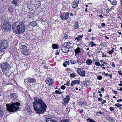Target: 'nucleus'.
<instances>
[{
	"label": "nucleus",
	"mask_w": 122,
	"mask_h": 122,
	"mask_svg": "<svg viewBox=\"0 0 122 122\" xmlns=\"http://www.w3.org/2000/svg\"><path fill=\"white\" fill-rule=\"evenodd\" d=\"M33 102L34 108L36 113L43 114L46 111L47 106L42 99L41 98L34 99Z\"/></svg>",
	"instance_id": "f257e3e1"
},
{
	"label": "nucleus",
	"mask_w": 122,
	"mask_h": 122,
	"mask_svg": "<svg viewBox=\"0 0 122 122\" xmlns=\"http://www.w3.org/2000/svg\"><path fill=\"white\" fill-rule=\"evenodd\" d=\"M12 26L13 31L16 33L20 34L25 31L24 24L22 22H14Z\"/></svg>",
	"instance_id": "f03ea898"
},
{
	"label": "nucleus",
	"mask_w": 122,
	"mask_h": 122,
	"mask_svg": "<svg viewBox=\"0 0 122 122\" xmlns=\"http://www.w3.org/2000/svg\"><path fill=\"white\" fill-rule=\"evenodd\" d=\"M19 102H16L12 103L11 104H7L6 105V108L8 111L10 112L16 111L19 109V106L20 105Z\"/></svg>",
	"instance_id": "7ed1b4c3"
},
{
	"label": "nucleus",
	"mask_w": 122,
	"mask_h": 122,
	"mask_svg": "<svg viewBox=\"0 0 122 122\" xmlns=\"http://www.w3.org/2000/svg\"><path fill=\"white\" fill-rule=\"evenodd\" d=\"M10 68L9 65L7 63L5 62L1 65V68L3 71L5 73L7 74L8 72H10Z\"/></svg>",
	"instance_id": "20e7f679"
},
{
	"label": "nucleus",
	"mask_w": 122,
	"mask_h": 122,
	"mask_svg": "<svg viewBox=\"0 0 122 122\" xmlns=\"http://www.w3.org/2000/svg\"><path fill=\"white\" fill-rule=\"evenodd\" d=\"M8 46L6 40H4L0 44V51L3 52L6 50Z\"/></svg>",
	"instance_id": "39448f33"
},
{
	"label": "nucleus",
	"mask_w": 122,
	"mask_h": 122,
	"mask_svg": "<svg viewBox=\"0 0 122 122\" xmlns=\"http://www.w3.org/2000/svg\"><path fill=\"white\" fill-rule=\"evenodd\" d=\"M11 28L9 22H5L4 23L2 27V29H4L5 31L9 30Z\"/></svg>",
	"instance_id": "423d86ee"
},
{
	"label": "nucleus",
	"mask_w": 122,
	"mask_h": 122,
	"mask_svg": "<svg viewBox=\"0 0 122 122\" xmlns=\"http://www.w3.org/2000/svg\"><path fill=\"white\" fill-rule=\"evenodd\" d=\"M22 53L24 55H27L30 53L28 49H27V47L25 45H22L21 46Z\"/></svg>",
	"instance_id": "0eeeda50"
},
{
	"label": "nucleus",
	"mask_w": 122,
	"mask_h": 122,
	"mask_svg": "<svg viewBox=\"0 0 122 122\" xmlns=\"http://www.w3.org/2000/svg\"><path fill=\"white\" fill-rule=\"evenodd\" d=\"M69 15V14L67 12L62 13L60 15L61 18L63 20H67L68 18Z\"/></svg>",
	"instance_id": "6e6552de"
},
{
	"label": "nucleus",
	"mask_w": 122,
	"mask_h": 122,
	"mask_svg": "<svg viewBox=\"0 0 122 122\" xmlns=\"http://www.w3.org/2000/svg\"><path fill=\"white\" fill-rule=\"evenodd\" d=\"M76 71L78 74L82 76H84L85 75V73L83 70L81 68H78Z\"/></svg>",
	"instance_id": "1a4fd4ad"
},
{
	"label": "nucleus",
	"mask_w": 122,
	"mask_h": 122,
	"mask_svg": "<svg viewBox=\"0 0 122 122\" xmlns=\"http://www.w3.org/2000/svg\"><path fill=\"white\" fill-rule=\"evenodd\" d=\"M53 81L50 78H47L46 81V83L51 86L53 85Z\"/></svg>",
	"instance_id": "9d476101"
},
{
	"label": "nucleus",
	"mask_w": 122,
	"mask_h": 122,
	"mask_svg": "<svg viewBox=\"0 0 122 122\" xmlns=\"http://www.w3.org/2000/svg\"><path fill=\"white\" fill-rule=\"evenodd\" d=\"M70 97V96L69 95L66 96V97L63 99L64 101L62 102V104L66 105L67 104L69 101Z\"/></svg>",
	"instance_id": "9b49d317"
},
{
	"label": "nucleus",
	"mask_w": 122,
	"mask_h": 122,
	"mask_svg": "<svg viewBox=\"0 0 122 122\" xmlns=\"http://www.w3.org/2000/svg\"><path fill=\"white\" fill-rule=\"evenodd\" d=\"M9 97L12 99H15L18 97V95L15 93H11L9 96Z\"/></svg>",
	"instance_id": "f8f14e48"
},
{
	"label": "nucleus",
	"mask_w": 122,
	"mask_h": 122,
	"mask_svg": "<svg viewBox=\"0 0 122 122\" xmlns=\"http://www.w3.org/2000/svg\"><path fill=\"white\" fill-rule=\"evenodd\" d=\"M80 81L78 80H76L73 81H72L71 85V86H73L75 84H78L80 85Z\"/></svg>",
	"instance_id": "ddd939ff"
},
{
	"label": "nucleus",
	"mask_w": 122,
	"mask_h": 122,
	"mask_svg": "<svg viewBox=\"0 0 122 122\" xmlns=\"http://www.w3.org/2000/svg\"><path fill=\"white\" fill-rule=\"evenodd\" d=\"M62 51L64 53H66L67 52L69 51V50L63 44V46L62 47L61 49Z\"/></svg>",
	"instance_id": "4468645a"
},
{
	"label": "nucleus",
	"mask_w": 122,
	"mask_h": 122,
	"mask_svg": "<svg viewBox=\"0 0 122 122\" xmlns=\"http://www.w3.org/2000/svg\"><path fill=\"white\" fill-rule=\"evenodd\" d=\"M46 122H57L56 120L50 117L46 118Z\"/></svg>",
	"instance_id": "2eb2a0df"
},
{
	"label": "nucleus",
	"mask_w": 122,
	"mask_h": 122,
	"mask_svg": "<svg viewBox=\"0 0 122 122\" xmlns=\"http://www.w3.org/2000/svg\"><path fill=\"white\" fill-rule=\"evenodd\" d=\"M69 50L71 47V43L69 42H66L63 44Z\"/></svg>",
	"instance_id": "dca6fc26"
},
{
	"label": "nucleus",
	"mask_w": 122,
	"mask_h": 122,
	"mask_svg": "<svg viewBox=\"0 0 122 122\" xmlns=\"http://www.w3.org/2000/svg\"><path fill=\"white\" fill-rule=\"evenodd\" d=\"M25 106L26 109V110L28 112H30L31 111V110L30 108L29 105H28V104L26 103L25 104Z\"/></svg>",
	"instance_id": "f3484780"
},
{
	"label": "nucleus",
	"mask_w": 122,
	"mask_h": 122,
	"mask_svg": "<svg viewBox=\"0 0 122 122\" xmlns=\"http://www.w3.org/2000/svg\"><path fill=\"white\" fill-rule=\"evenodd\" d=\"M36 80L34 78H30L28 80V81L29 83L35 82Z\"/></svg>",
	"instance_id": "a211bd4d"
},
{
	"label": "nucleus",
	"mask_w": 122,
	"mask_h": 122,
	"mask_svg": "<svg viewBox=\"0 0 122 122\" xmlns=\"http://www.w3.org/2000/svg\"><path fill=\"white\" fill-rule=\"evenodd\" d=\"M75 2L73 3V4L72 7L73 8H75L78 7V3H79V1H77L76 2V1H75Z\"/></svg>",
	"instance_id": "6ab92c4d"
},
{
	"label": "nucleus",
	"mask_w": 122,
	"mask_h": 122,
	"mask_svg": "<svg viewBox=\"0 0 122 122\" xmlns=\"http://www.w3.org/2000/svg\"><path fill=\"white\" fill-rule=\"evenodd\" d=\"M29 24L33 26H35L37 25V23L34 21L29 23Z\"/></svg>",
	"instance_id": "aec40b11"
},
{
	"label": "nucleus",
	"mask_w": 122,
	"mask_h": 122,
	"mask_svg": "<svg viewBox=\"0 0 122 122\" xmlns=\"http://www.w3.org/2000/svg\"><path fill=\"white\" fill-rule=\"evenodd\" d=\"M82 35H79L77 37L75 38V40H77V41L78 42L79 41L81 40V38L83 37Z\"/></svg>",
	"instance_id": "412c9836"
},
{
	"label": "nucleus",
	"mask_w": 122,
	"mask_h": 122,
	"mask_svg": "<svg viewBox=\"0 0 122 122\" xmlns=\"http://www.w3.org/2000/svg\"><path fill=\"white\" fill-rule=\"evenodd\" d=\"M80 48L79 47H78L76 49H75V52L76 54H78L80 53Z\"/></svg>",
	"instance_id": "4be33fe9"
},
{
	"label": "nucleus",
	"mask_w": 122,
	"mask_h": 122,
	"mask_svg": "<svg viewBox=\"0 0 122 122\" xmlns=\"http://www.w3.org/2000/svg\"><path fill=\"white\" fill-rule=\"evenodd\" d=\"M86 64L88 65H90L92 63V61L90 59H87L86 62Z\"/></svg>",
	"instance_id": "5701e85b"
},
{
	"label": "nucleus",
	"mask_w": 122,
	"mask_h": 122,
	"mask_svg": "<svg viewBox=\"0 0 122 122\" xmlns=\"http://www.w3.org/2000/svg\"><path fill=\"white\" fill-rule=\"evenodd\" d=\"M70 76L72 78H74L76 76V73L74 72L70 74Z\"/></svg>",
	"instance_id": "b1692460"
},
{
	"label": "nucleus",
	"mask_w": 122,
	"mask_h": 122,
	"mask_svg": "<svg viewBox=\"0 0 122 122\" xmlns=\"http://www.w3.org/2000/svg\"><path fill=\"white\" fill-rule=\"evenodd\" d=\"M71 64H75L79 62V61L77 60H71Z\"/></svg>",
	"instance_id": "393cba45"
},
{
	"label": "nucleus",
	"mask_w": 122,
	"mask_h": 122,
	"mask_svg": "<svg viewBox=\"0 0 122 122\" xmlns=\"http://www.w3.org/2000/svg\"><path fill=\"white\" fill-rule=\"evenodd\" d=\"M74 28L75 29H77L79 27V24L77 22H76L74 24Z\"/></svg>",
	"instance_id": "a878e982"
},
{
	"label": "nucleus",
	"mask_w": 122,
	"mask_h": 122,
	"mask_svg": "<svg viewBox=\"0 0 122 122\" xmlns=\"http://www.w3.org/2000/svg\"><path fill=\"white\" fill-rule=\"evenodd\" d=\"M52 48L54 49H57L58 48V45L56 44H52Z\"/></svg>",
	"instance_id": "bb28decb"
},
{
	"label": "nucleus",
	"mask_w": 122,
	"mask_h": 122,
	"mask_svg": "<svg viewBox=\"0 0 122 122\" xmlns=\"http://www.w3.org/2000/svg\"><path fill=\"white\" fill-rule=\"evenodd\" d=\"M111 4L113 5H115L117 3V1L116 0H112L111 1Z\"/></svg>",
	"instance_id": "cd10ccee"
},
{
	"label": "nucleus",
	"mask_w": 122,
	"mask_h": 122,
	"mask_svg": "<svg viewBox=\"0 0 122 122\" xmlns=\"http://www.w3.org/2000/svg\"><path fill=\"white\" fill-rule=\"evenodd\" d=\"M96 44H95L93 41H92L89 43V45H91V47H93L96 45Z\"/></svg>",
	"instance_id": "c85d7f7f"
},
{
	"label": "nucleus",
	"mask_w": 122,
	"mask_h": 122,
	"mask_svg": "<svg viewBox=\"0 0 122 122\" xmlns=\"http://www.w3.org/2000/svg\"><path fill=\"white\" fill-rule=\"evenodd\" d=\"M5 112V111L2 108L0 110V115H2L4 114Z\"/></svg>",
	"instance_id": "c756f323"
},
{
	"label": "nucleus",
	"mask_w": 122,
	"mask_h": 122,
	"mask_svg": "<svg viewBox=\"0 0 122 122\" xmlns=\"http://www.w3.org/2000/svg\"><path fill=\"white\" fill-rule=\"evenodd\" d=\"M87 81H83V82L84 85L85 87H87L88 86L87 85Z\"/></svg>",
	"instance_id": "7c9ffc66"
},
{
	"label": "nucleus",
	"mask_w": 122,
	"mask_h": 122,
	"mask_svg": "<svg viewBox=\"0 0 122 122\" xmlns=\"http://www.w3.org/2000/svg\"><path fill=\"white\" fill-rule=\"evenodd\" d=\"M17 1L16 0H14L11 2L12 3L15 5H17Z\"/></svg>",
	"instance_id": "2f4dec72"
},
{
	"label": "nucleus",
	"mask_w": 122,
	"mask_h": 122,
	"mask_svg": "<svg viewBox=\"0 0 122 122\" xmlns=\"http://www.w3.org/2000/svg\"><path fill=\"white\" fill-rule=\"evenodd\" d=\"M115 106H117V107L119 108L122 106V104H120L119 103H116L115 105Z\"/></svg>",
	"instance_id": "473e14b6"
},
{
	"label": "nucleus",
	"mask_w": 122,
	"mask_h": 122,
	"mask_svg": "<svg viewBox=\"0 0 122 122\" xmlns=\"http://www.w3.org/2000/svg\"><path fill=\"white\" fill-rule=\"evenodd\" d=\"M59 122H69V120H60Z\"/></svg>",
	"instance_id": "72a5a7b5"
},
{
	"label": "nucleus",
	"mask_w": 122,
	"mask_h": 122,
	"mask_svg": "<svg viewBox=\"0 0 122 122\" xmlns=\"http://www.w3.org/2000/svg\"><path fill=\"white\" fill-rule=\"evenodd\" d=\"M108 120L110 122H114L115 121V120L113 118H109L108 119Z\"/></svg>",
	"instance_id": "f704fd0d"
},
{
	"label": "nucleus",
	"mask_w": 122,
	"mask_h": 122,
	"mask_svg": "<svg viewBox=\"0 0 122 122\" xmlns=\"http://www.w3.org/2000/svg\"><path fill=\"white\" fill-rule=\"evenodd\" d=\"M113 49L114 48H113L111 51H109L108 53L109 54H112V53L114 52V51L113 50Z\"/></svg>",
	"instance_id": "c9c22d12"
},
{
	"label": "nucleus",
	"mask_w": 122,
	"mask_h": 122,
	"mask_svg": "<svg viewBox=\"0 0 122 122\" xmlns=\"http://www.w3.org/2000/svg\"><path fill=\"white\" fill-rule=\"evenodd\" d=\"M68 35L67 34H66L63 37V38L64 39H67L68 37Z\"/></svg>",
	"instance_id": "e433bc0d"
},
{
	"label": "nucleus",
	"mask_w": 122,
	"mask_h": 122,
	"mask_svg": "<svg viewBox=\"0 0 122 122\" xmlns=\"http://www.w3.org/2000/svg\"><path fill=\"white\" fill-rule=\"evenodd\" d=\"M95 65L97 66H99L100 65V63L98 62H96L95 63Z\"/></svg>",
	"instance_id": "4c0bfd02"
},
{
	"label": "nucleus",
	"mask_w": 122,
	"mask_h": 122,
	"mask_svg": "<svg viewBox=\"0 0 122 122\" xmlns=\"http://www.w3.org/2000/svg\"><path fill=\"white\" fill-rule=\"evenodd\" d=\"M102 77L100 76H98L97 77V78L99 80H101L102 79Z\"/></svg>",
	"instance_id": "58836bf2"
},
{
	"label": "nucleus",
	"mask_w": 122,
	"mask_h": 122,
	"mask_svg": "<svg viewBox=\"0 0 122 122\" xmlns=\"http://www.w3.org/2000/svg\"><path fill=\"white\" fill-rule=\"evenodd\" d=\"M66 87L64 85H62L61 87V88L63 90Z\"/></svg>",
	"instance_id": "ea45409f"
},
{
	"label": "nucleus",
	"mask_w": 122,
	"mask_h": 122,
	"mask_svg": "<svg viewBox=\"0 0 122 122\" xmlns=\"http://www.w3.org/2000/svg\"><path fill=\"white\" fill-rule=\"evenodd\" d=\"M59 53V52L58 50L56 52L55 54L56 55H58Z\"/></svg>",
	"instance_id": "a19ab883"
},
{
	"label": "nucleus",
	"mask_w": 122,
	"mask_h": 122,
	"mask_svg": "<svg viewBox=\"0 0 122 122\" xmlns=\"http://www.w3.org/2000/svg\"><path fill=\"white\" fill-rule=\"evenodd\" d=\"M109 109L111 111H113L114 110V108L112 107H110Z\"/></svg>",
	"instance_id": "79ce46f5"
},
{
	"label": "nucleus",
	"mask_w": 122,
	"mask_h": 122,
	"mask_svg": "<svg viewBox=\"0 0 122 122\" xmlns=\"http://www.w3.org/2000/svg\"><path fill=\"white\" fill-rule=\"evenodd\" d=\"M63 66L65 67H66L67 66V64H66V62L64 63L63 64Z\"/></svg>",
	"instance_id": "37998d69"
},
{
	"label": "nucleus",
	"mask_w": 122,
	"mask_h": 122,
	"mask_svg": "<svg viewBox=\"0 0 122 122\" xmlns=\"http://www.w3.org/2000/svg\"><path fill=\"white\" fill-rule=\"evenodd\" d=\"M105 24L104 23H102L101 24V25L102 26L104 27L105 26Z\"/></svg>",
	"instance_id": "c03bdc74"
},
{
	"label": "nucleus",
	"mask_w": 122,
	"mask_h": 122,
	"mask_svg": "<svg viewBox=\"0 0 122 122\" xmlns=\"http://www.w3.org/2000/svg\"><path fill=\"white\" fill-rule=\"evenodd\" d=\"M106 101L105 100H103V101H102V102H101V103L102 104H104V103H106Z\"/></svg>",
	"instance_id": "a18cd8bd"
},
{
	"label": "nucleus",
	"mask_w": 122,
	"mask_h": 122,
	"mask_svg": "<svg viewBox=\"0 0 122 122\" xmlns=\"http://www.w3.org/2000/svg\"><path fill=\"white\" fill-rule=\"evenodd\" d=\"M101 91L102 92L104 91V88L103 87L101 88Z\"/></svg>",
	"instance_id": "49530a36"
},
{
	"label": "nucleus",
	"mask_w": 122,
	"mask_h": 122,
	"mask_svg": "<svg viewBox=\"0 0 122 122\" xmlns=\"http://www.w3.org/2000/svg\"><path fill=\"white\" fill-rule=\"evenodd\" d=\"M69 84H70V82H69V81H68L66 82V85L67 86H69Z\"/></svg>",
	"instance_id": "de8ad7c7"
},
{
	"label": "nucleus",
	"mask_w": 122,
	"mask_h": 122,
	"mask_svg": "<svg viewBox=\"0 0 122 122\" xmlns=\"http://www.w3.org/2000/svg\"><path fill=\"white\" fill-rule=\"evenodd\" d=\"M117 101L118 102H121L122 101V99L118 100Z\"/></svg>",
	"instance_id": "09e8293b"
},
{
	"label": "nucleus",
	"mask_w": 122,
	"mask_h": 122,
	"mask_svg": "<svg viewBox=\"0 0 122 122\" xmlns=\"http://www.w3.org/2000/svg\"><path fill=\"white\" fill-rule=\"evenodd\" d=\"M98 100L99 101H100L102 100V99L101 98H99L98 99Z\"/></svg>",
	"instance_id": "8fccbe9b"
},
{
	"label": "nucleus",
	"mask_w": 122,
	"mask_h": 122,
	"mask_svg": "<svg viewBox=\"0 0 122 122\" xmlns=\"http://www.w3.org/2000/svg\"><path fill=\"white\" fill-rule=\"evenodd\" d=\"M112 66L113 67H115V64H114V62H113L112 63Z\"/></svg>",
	"instance_id": "3c124183"
},
{
	"label": "nucleus",
	"mask_w": 122,
	"mask_h": 122,
	"mask_svg": "<svg viewBox=\"0 0 122 122\" xmlns=\"http://www.w3.org/2000/svg\"><path fill=\"white\" fill-rule=\"evenodd\" d=\"M103 63L104 64H105V65H106V66H107L108 65V64L107 63H106L105 62H103Z\"/></svg>",
	"instance_id": "603ef678"
},
{
	"label": "nucleus",
	"mask_w": 122,
	"mask_h": 122,
	"mask_svg": "<svg viewBox=\"0 0 122 122\" xmlns=\"http://www.w3.org/2000/svg\"><path fill=\"white\" fill-rule=\"evenodd\" d=\"M59 91L56 90L55 91V93L56 94H59Z\"/></svg>",
	"instance_id": "864d4df0"
},
{
	"label": "nucleus",
	"mask_w": 122,
	"mask_h": 122,
	"mask_svg": "<svg viewBox=\"0 0 122 122\" xmlns=\"http://www.w3.org/2000/svg\"><path fill=\"white\" fill-rule=\"evenodd\" d=\"M110 76V74L107 73L105 74V76Z\"/></svg>",
	"instance_id": "5fc2aeb1"
},
{
	"label": "nucleus",
	"mask_w": 122,
	"mask_h": 122,
	"mask_svg": "<svg viewBox=\"0 0 122 122\" xmlns=\"http://www.w3.org/2000/svg\"><path fill=\"white\" fill-rule=\"evenodd\" d=\"M112 91L114 92L115 93V94H117V91H113V90H112Z\"/></svg>",
	"instance_id": "6e6d98bb"
},
{
	"label": "nucleus",
	"mask_w": 122,
	"mask_h": 122,
	"mask_svg": "<svg viewBox=\"0 0 122 122\" xmlns=\"http://www.w3.org/2000/svg\"><path fill=\"white\" fill-rule=\"evenodd\" d=\"M114 6H112L110 8V9L112 10L114 9Z\"/></svg>",
	"instance_id": "4d7b16f0"
},
{
	"label": "nucleus",
	"mask_w": 122,
	"mask_h": 122,
	"mask_svg": "<svg viewBox=\"0 0 122 122\" xmlns=\"http://www.w3.org/2000/svg\"><path fill=\"white\" fill-rule=\"evenodd\" d=\"M44 68L45 69H46L47 68V67L46 66H44Z\"/></svg>",
	"instance_id": "13d9d810"
},
{
	"label": "nucleus",
	"mask_w": 122,
	"mask_h": 122,
	"mask_svg": "<svg viewBox=\"0 0 122 122\" xmlns=\"http://www.w3.org/2000/svg\"><path fill=\"white\" fill-rule=\"evenodd\" d=\"M99 17L101 18H102L103 17V16L102 15H99Z\"/></svg>",
	"instance_id": "bf43d9fd"
},
{
	"label": "nucleus",
	"mask_w": 122,
	"mask_h": 122,
	"mask_svg": "<svg viewBox=\"0 0 122 122\" xmlns=\"http://www.w3.org/2000/svg\"><path fill=\"white\" fill-rule=\"evenodd\" d=\"M121 71H118V73L119 74H121Z\"/></svg>",
	"instance_id": "052dcab7"
},
{
	"label": "nucleus",
	"mask_w": 122,
	"mask_h": 122,
	"mask_svg": "<svg viewBox=\"0 0 122 122\" xmlns=\"http://www.w3.org/2000/svg\"><path fill=\"white\" fill-rule=\"evenodd\" d=\"M118 86H122V84L121 83L118 84Z\"/></svg>",
	"instance_id": "680f3d73"
},
{
	"label": "nucleus",
	"mask_w": 122,
	"mask_h": 122,
	"mask_svg": "<svg viewBox=\"0 0 122 122\" xmlns=\"http://www.w3.org/2000/svg\"><path fill=\"white\" fill-rule=\"evenodd\" d=\"M104 36L107 39H109V38L107 36Z\"/></svg>",
	"instance_id": "e2e57ef3"
},
{
	"label": "nucleus",
	"mask_w": 122,
	"mask_h": 122,
	"mask_svg": "<svg viewBox=\"0 0 122 122\" xmlns=\"http://www.w3.org/2000/svg\"><path fill=\"white\" fill-rule=\"evenodd\" d=\"M66 64H67V65H69V61H66Z\"/></svg>",
	"instance_id": "0e129e2a"
},
{
	"label": "nucleus",
	"mask_w": 122,
	"mask_h": 122,
	"mask_svg": "<svg viewBox=\"0 0 122 122\" xmlns=\"http://www.w3.org/2000/svg\"><path fill=\"white\" fill-rule=\"evenodd\" d=\"M110 76V78H112V76L111 74L110 75V76Z\"/></svg>",
	"instance_id": "69168bd1"
},
{
	"label": "nucleus",
	"mask_w": 122,
	"mask_h": 122,
	"mask_svg": "<svg viewBox=\"0 0 122 122\" xmlns=\"http://www.w3.org/2000/svg\"><path fill=\"white\" fill-rule=\"evenodd\" d=\"M118 33L120 35H121L122 33H121V32H118Z\"/></svg>",
	"instance_id": "338daca9"
},
{
	"label": "nucleus",
	"mask_w": 122,
	"mask_h": 122,
	"mask_svg": "<svg viewBox=\"0 0 122 122\" xmlns=\"http://www.w3.org/2000/svg\"><path fill=\"white\" fill-rule=\"evenodd\" d=\"M119 90L120 91H122V87L120 88V89H119Z\"/></svg>",
	"instance_id": "774afa93"
}]
</instances>
